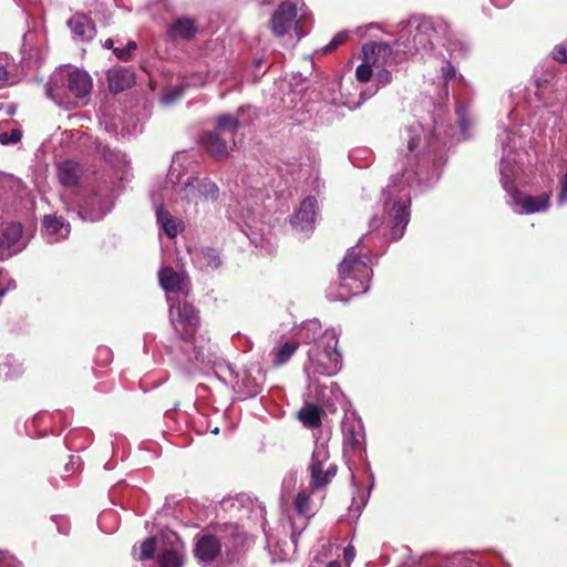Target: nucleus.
<instances>
[{"instance_id": "nucleus-40", "label": "nucleus", "mask_w": 567, "mask_h": 567, "mask_svg": "<svg viewBox=\"0 0 567 567\" xmlns=\"http://www.w3.org/2000/svg\"><path fill=\"white\" fill-rule=\"evenodd\" d=\"M0 567H22V564L7 550L0 549Z\"/></svg>"}, {"instance_id": "nucleus-53", "label": "nucleus", "mask_w": 567, "mask_h": 567, "mask_svg": "<svg viewBox=\"0 0 567 567\" xmlns=\"http://www.w3.org/2000/svg\"><path fill=\"white\" fill-rule=\"evenodd\" d=\"M352 546L349 545L346 549H344V560L347 563H350L351 559H352V556H353V553H352Z\"/></svg>"}, {"instance_id": "nucleus-19", "label": "nucleus", "mask_w": 567, "mask_h": 567, "mask_svg": "<svg viewBox=\"0 0 567 567\" xmlns=\"http://www.w3.org/2000/svg\"><path fill=\"white\" fill-rule=\"evenodd\" d=\"M158 278L162 288L166 292L186 297L188 291V280L183 274L175 271L171 267H164L161 269Z\"/></svg>"}, {"instance_id": "nucleus-14", "label": "nucleus", "mask_w": 567, "mask_h": 567, "mask_svg": "<svg viewBox=\"0 0 567 567\" xmlns=\"http://www.w3.org/2000/svg\"><path fill=\"white\" fill-rule=\"evenodd\" d=\"M113 200L109 188L103 187L84 199L78 214L83 220L97 221L111 210Z\"/></svg>"}, {"instance_id": "nucleus-38", "label": "nucleus", "mask_w": 567, "mask_h": 567, "mask_svg": "<svg viewBox=\"0 0 567 567\" xmlns=\"http://www.w3.org/2000/svg\"><path fill=\"white\" fill-rule=\"evenodd\" d=\"M379 86L386 85L392 81V74L386 66L373 68V75Z\"/></svg>"}, {"instance_id": "nucleus-8", "label": "nucleus", "mask_w": 567, "mask_h": 567, "mask_svg": "<svg viewBox=\"0 0 567 567\" xmlns=\"http://www.w3.org/2000/svg\"><path fill=\"white\" fill-rule=\"evenodd\" d=\"M307 20V9L305 4L298 8L292 1H284L272 13L270 25L277 37H285L290 31L297 35V41L306 35L303 23Z\"/></svg>"}, {"instance_id": "nucleus-59", "label": "nucleus", "mask_w": 567, "mask_h": 567, "mask_svg": "<svg viewBox=\"0 0 567 567\" xmlns=\"http://www.w3.org/2000/svg\"><path fill=\"white\" fill-rule=\"evenodd\" d=\"M368 289H369V287H368V286H363L362 292H367V291H368Z\"/></svg>"}, {"instance_id": "nucleus-4", "label": "nucleus", "mask_w": 567, "mask_h": 567, "mask_svg": "<svg viewBox=\"0 0 567 567\" xmlns=\"http://www.w3.org/2000/svg\"><path fill=\"white\" fill-rule=\"evenodd\" d=\"M219 196L218 186L207 177L187 176L182 179L179 172L172 167L161 197L183 206H196L200 200H216Z\"/></svg>"}, {"instance_id": "nucleus-49", "label": "nucleus", "mask_w": 567, "mask_h": 567, "mask_svg": "<svg viewBox=\"0 0 567 567\" xmlns=\"http://www.w3.org/2000/svg\"><path fill=\"white\" fill-rule=\"evenodd\" d=\"M373 157V153L370 148L360 147L357 148V162L358 161H370Z\"/></svg>"}, {"instance_id": "nucleus-11", "label": "nucleus", "mask_w": 567, "mask_h": 567, "mask_svg": "<svg viewBox=\"0 0 567 567\" xmlns=\"http://www.w3.org/2000/svg\"><path fill=\"white\" fill-rule=\"evenodd\" d=\"M220 539L224 557L233 563L247 550L249 543L245 530L237 524H225L215 529Z\"/></svg>"}, {"instance_id": "nucleus-25", "label": "nucleus", "mask_w": 567, "mask_h": 567, "mask_svg": "<svg viewBox=\"0 0 567 567\" xmlns=\"http://www.w3.org/2000/svg\"><path fill=\"white\" fill-rule=\"evenodd\" d=\"M184 547L177 540L169 546H165L158 554V567H183L184 566Z\"/></svg>"}, {"instance_id": "nucleus-57", "label": "nucleus", "mask_w": 567, "mask_h": 567, "mask_svg": "<svg viewBox=\"0 0 567 567\" xmlns=\"http://www.w3.org/2000/svg\"><path fill=\"white\" fill-rule=\"evenodd\" d=\"M496 6L498 7H503L505 6L506 2H508L509 0H492Z\"/></svg>"}, {"instance_id": "nucleus-47", "label": "nucleus", "mask_w": 567, "mask_h": 567, "mask_svg": "<svg viewBox=\"0 0 567 567\" xmlns=\"http://www.w3.org/2000/svg\"><path fill=\"white\" fill-rule=\"evenodd\" d=\"M183 94V90H179V89H174L172 91H168L167 93H165L162 97V101L163 103L165 104H171L173 103L174 101H176L177 99H179V96Z\"/></svg>"}, {"instance_id": "nucleus-63", "label": "nucleus", "mask_w": 567, "mask_h": 567, "mask_svg": "<svg viewBox=\"0 0 567 567\" xmlns=\"http://www.w3.org/2000/svg\"><path fill=\"white\" fill-rule=\"evenodd\" d=\"M372 27H375V24L370 23V25H368L367 28H372Z\"/></svg>"}, {"instance_id": "nucleus-27", "label": "nucleus", "mask_w": 567, "mask_h": 567, "mask_svg": "<svg viewBox=\"0 0 567 567\" xmlns=\"http://www.w3.org/2000/svg\"><path fill=\"white\" fill-rule=\"evenodd\" d=\"M327 465L336 464L330 462V454L327 444L324 442L316 441L308 470L309 472H315V475H317L318 471H322Z\"/></svg>"}, {"instance_id": "nucleus-50", "label": "nucleus", "mask_w": 567, "mask_h": 567, "mask_svg": "<svg viewBox=\"0 0 567 567\" xmlns=\"http://www.w3.org/2000/svg\"><path fill=\"white\" fill-rule=\"evenodd\" d=\"M113 53H114V55H115L118 60H122V61H128V60L131 59V56H132V55L130 54V52H127V51L125 50V47H124V48H118V47L114 48V49H113Z\"/></svg>"}, {"instance_id": "nucleus-26", "label": "nucleus", "mask_w": 567, "mask_h": 567, "mask_svg": "<svg viewBox=\"0 0 567 567\" xmlns=\"http://www.w3.org/2000/svg\"><path fill=\"white\" fill-rule=\"evenodd\" d=\"M81 166L73 161H65L58 165V177L62 185L71 187L80 179Z\"/></svg>"}, {"instance_id": "nucleus-3", "label": "nucleus", "mask_w": 567, "mask_h": 567, "mask_svg": "<svg viewBox=\"0 0 567 567\" xmlns=\"http://www.w3.org/2000/svg\"><path fill=\"white\" fill-rule=\"evenodd\" d=\"M256 115L251 106H241L236 114H221L215 120L213 131L200 136L205 151L216 159H225L236 145L235 136L240 127L249 125Z\"/></svg>"}, {"instance_id": "nucleus-62", "label": "nucleus", "mask_w": 567, "mask_h": 567, "mask_svg": "<svg viewBox=\"0 0 567 567\" xmlns=\"http://www.w3.org/2000/svg\"><path fill=\"white\" fill-rule=\"evenodd\" d=\"M361 29L362 28L357 29V34L361 33Z\"/></svg>"}, {"instance_id": "nucleus-20", "label": "nucleus", "mask_w": 567, "mask_h": 567, "mask_svg": "<svg viewBox=\"0 0 567 567\" xmlns=\"http://www.w3.org/2000/svg\"><path fill=\"white\" fill-rule=\"evenodd\" d=\"M42 233L48 243L54 244L69 236L70 224L62 217L45 215L42 220Z\"/></svg>"}, {"instance_id": "nucleus-24", "label": "nucleus", "mask_w": 567, "mask_h": 567, "mask_svg": "<svg viewBox=\"0 0 567 567\" xmlns=\"http://www.w3.org/2000/svg\"><path fill=\"white\" fill-rule=\"evenodd\" d=\"M109 87L112 92H122L134 83L135 75L132 70L124 66H117L107 72Z\"/></svg>"}, {"instance_id": "nucleus-1", "label": "nucleus", "mask_w": 567, "mask_h": 567, "mask_svg": "<svg viewBox=\"0 0 567 567\" xmlns=\"http://www.w3.org/2000/svg\"><path fill=\"white\" fill-rule=\"evenodd\" d=\"M167 296L171 322L177 333L176 340L168 347L174 360L187 372L193 369L209 368L216 361L208 341L203 336H196L199 324L198 312L186 300V297Z\"/></svg>"}, {"instance_id": "nucleus-17", "label": "nucleus", "mask_w": 567, "mask_h": 567, "mask_svg": "<svg viewBox=\"0 0 567 567\" xmlns=\"http://www.w3.org/2000/svg\"><path fill=\"white\" fill-rule=\"evenodd\" d=\"M194 555L198 564L204 567L210 566L217 558H225L216 532L196 536Z\"/></svg>"}, {"instance_id": "nucleus-46", "label": "nucleus", "mask_w": 567, "mask_h": 567, "mask_svg": "<svg viewBox=\"0 0 567 567\" xmlns=\"http://www.w3.org/2000/svg\"><path fill=\"white\" fill-rule=\"evenodd\" d=\"M97 360L101 364L105 365L112 361V351L106 347H101L97 350Z\"/></svg>"}, {"instance_id": "nucleus-39", "label": "nucleus", "mask_w": 567, "mask_h": 567, "mask_svg": "<svg viewBox=\"0 0 567 567\" xmlns=\"http://www.w3.org/2000/svg\"><path fill=\"white\" fill-rule=\"evenodd\" d=\"M154 553H155V538L150 537L142 543L140 559L141 560L151 559V558H153Z\"/></svg>"}, {"instance_id": "nucleus-21", "label": "nucleus", "mask_w": 567, "mask_h": 567, "mask_svg": "<svg viewBox=\"0 0 567 567\" xmlns=\"http://www.w3.org/2000/svg\"><path fill=\"white\" fill-rule=\"evenodd\" d=\"M420 27L423 33H429L435 42L445 44L451 39V29L449 23L442 18H420Z\"/></svg>"}, {"instance_id": "nucleus-36", "label": "nucleus", "mask_w": 567, "mask_h": 567, "mask_svg": "<svg viewBox=\"0 0 567 567\" xmlns=\"http://www.w3.org/2000/svg\"><path fill=\"white\" fill-rule=\"evenodd\" d=\"M367 261L361 260V258L357 255V280L360 277V281H369L372 278L373 271L369 266L371 259L369 257H364Z\"/></svg>"}, {"instance_id": "nucleus-6", "label": "nucleus", "mask_w": 567, "mask_h": 567, "mask_svg": "<svg viewBox=\"0 0 567 567\" xmlns=\"http://www.w3.org/2000/svg\"><path fill=\"white\" fill-rule=\"evenodd\" d=\"M87 72L76 68L61 69L47 85V95L60 105L69 106L70 97L85 99L92 90Z\"/></svg>"}, {"instance_id": "nucleus-52", "label": "nucleus", "mask_w": 567, "mask_h": 567, "mask_svg": "<svg viewBox=\"0 0 567 567\" xmlns=\"http://www.w3.org/2000/svg\"><path fill=\"white\" fill-rule=\"evenodd\" d=\"M457 114H458V118H460V125H461L462 133H465V131H466V122H465V118H464L463 111L461 109H458L457 110Z\"/></svg>"}, {"instance_id": "nucleus-30", "label": "nucleus", "mask_w": 567, "mask_h": 567, "mask_svg": "<svg viewBox=\"0 0 567 567\" xmlns=\"http://www.w3.org/2000/svg\"><path fill=\"white\" fill-rule=\"evenodd\" d=\"M337 470V465H327L322 471H318L317 475H315V472H310L309 486L311 491H322L336 476Z\"/></svg>"}, {"instance_id": "nucleus-58", "label": "nucleus", "mask_w": 567, "mask_h": 567, "mask_svg": "<svg viewBox=\"0 0 567 567\" xmlns=\"http://www.w3.org/2000/svg\"><path fill=\"white\" fill-rule=\"evenodd\" d=\"M327 567H341V564L337 560H332L328 564Z\"/></svg>"}, {"instance_id": "nucleus-15", "label": "nucleus", "mask_w": 567, "mask_h": 567, "mask_svg": "<svg viewBox=\"0 0 567 567\" xmlns=\"http://www.w3.org/2000/svg\"><path fill=\"white\" fill-rule=\"evenodd\" d=\"M395 43L409 52L433 49V39L421 31L420 18H413L406 23Z\"/></svg>"}, {"instance_id": "nucleus-37", "label": "nucleus", "mask_w": 567, "mask_h": 567, "mask_svg": "<svg viewBox=\"0 0 567 567\" xmlns=\"http://www.w3.org/2000/svg\"><path fill=\"white\" fill-rule=\"evenodd\" d=\"M369 82L370 81L360 82L361 83L360 87L357 85V91L358 90L360 91V100H361V102H364L368 99L372 97L379 91V85L378 84H375V83L369 84Z\"/></svg>"}, {"instance_id": "nucleus-54", "label": "nucleus", "mask_w": 567, "mask_h": 567, "mask_svg": "<svg viewBox=\"0 0 567 567\" xmlns=\"http://www.w3.org/2000/svg\"><path fill=\"white\" fill-rule=\"evenodd\" d=\"M137 49V43L135 41H128L125 45V50L127 52H130V54L132 55L133 51H135Z\"/></svg>"}, {"instance_id": "nucleus-51", "label": "nucleus", "mask_w": 567, "mask_h": 567, "mask_svg": "<svg viewBox=\"0 0 567 567\" xmlns=\"http://www.w3.org/2000/svg\"><path fill=\"white\" fill-rule=\"evenodd\" d=\"M3 110L4 113L8 115V116H12L16 111H17V106L12 103H8V104H1L0 105V111Z\"/></svg>"}, {"instance_id": "nucleus-31", "label": "nucleus", "mask_w": 567, "mask_h": 567, "mask_svg": "<svg viewBox=\"0 0 567 567\" xmlns=\"http://www.w3.org/2000/svg\"><path fill=\"white\" fill-rule=\"evenodd\" d=\"M298 347V342L288 341L282 346L274 348L272 351L270 352L272 364L276 367H280L287 363L290 360V358L295 354Z\"/></svg>"}, {"instance_id": "nucleus-10", "label": "nucleus", "mask_w": 567, "mask_h": 567, "mask_svg": "<svg viewBox=\"0 0 567 567\" xmlns=\"http://www.w3.org/2000/svg\"><path fill=\"white\" fill-rule=\"evenodd\" d=\"M291 525V542L297 545L298 537L307 527L308 520L317 513L319 505L311 498H281L280 504Z\"/></svg>"}, {"instance_id": "nucleus-44", "label": "nucleus", "mask_w": 567, "mask_h": 567, "mask_svg": "<svg viewBox=\"0 0 567 567\" xmlns=\"http://www.w3.org/2000/svg\"><path fill=\"white\" fill-rule=\"evenodd\" d=\"M81 468V460L79 456H70L69 462L65 464L64 471L68 475H72Z\"/></svg>"}, {"instance_id": "nucleus-32", "label": "nucleus", "mask_w": 567, "mask_h": 567, "mask_svg": "<svg viewBox=\"0 0 567 567\" xmlns=\"http://www.w3.org/2000/svg\"><path fill=\"white\" fill-rule=\"evenodd\" d=\"M157 223L161 229L169 237L175 238L179 231V224L169 212L158 207L156 209Z\"/></svg>"}, {"instance_id": "nucleus-55", "label": "nucleus", "mask_w": 567, "mask_h": 567, "mask_svg": "<svg viewBox=\"0 0 567 567\" xmlns=\"http://www.w3.org/2000/svg\"><path fill=\"white\" fill-rule=\"evenodd\" d=\"M417 144H419V138L411 137L408 143L409 151L412 152L417 146Z\"/></svg>"}, {"instance_id": "nucleus-23", "label": "nucleus", "mask_w": 567, "mask_h": 567, "mask_svg": "<svg viewBox=\"0 0 567 567\" xmlns=\"http://www.w3.org/2000/svg\"><path fill=\"white\" fill-rule=\"evenodd\" d=\"M22 235V226L19 223L2 224L0 227V248H10L16 254L20 251L24 245L20 244Z\"/></svg>"}, {"instance_id": "nucleus-7", "label": "nucleus", "mask_w": 567, "mask_h": 567, "mask_svg": "<svg viewBox=\"0 0 567 567\" xmlns=\"http://www.w3.org/2000/svg\"><path fill=\"white\" fill-rule=\"evenodd\" d=\"M322 346H313L308 352L303 370L309 380L318 377H331L341 369V355L337 351V334L334 330H324L320 341Z\"/></svg>"}, {"instance_id": "nucleus-2", "label": "nucleus", "mask_w": 567, "mask_h": 567, "mask_svg": "<svg viewBox=\"0 0 567 567\" xmlns=\"http://www.w3.org/2000/svg\"><path fill=\"white\" fill-rule=\"evenodd\" d=\"M498 137L503 144L499 172L503 187L509 196L508 204L518 214H534L547 210L550 203V192L544 193L540 196H529L513 187V182L518 171V167L511 159V154L516 147V136L509 131L504 130L503 134Z\"/></svg>"}, {"instance_id": "nucleus-61", "label": "nucleus", "mask_w": 567, "mask_h": 567, "mask_svg": "<svg viewBox=\"0 0 567 567\" xmlns=\"http://www.w3.org/2000/svg\"><path fill=\"white\" fill-rule=\"evenodd\" d=\"M297 496H298V497H301V496H306V495H305V494H302V493H298V495H297Z\"/></svg>"}, {"instance_id": "nucleus-60", "label": "nucleus", "mask_w": 567, "mask_h": 567, "mask_svg": "<svg viewBox=\"0 0 567 567\" xmlns=\"http://www.w3.org/2000/svg\"><path fill=\"white\" fill-rule=\"evenodd\" d=\"M212 432H213L214 434H217V433H218V427L214 429Z\"/></svg>"}, {"instance_id": "nucleus-5", "label": "nucleus", "mask_w": 567, "mask_h": 567, "mask_svg": "<svg viewBox=\"0 0 567 567\" xmlns=\"http://www.w3.org/2000/svg\"><path fill=\"white\" fill-rule=\"evenodd\" d=\"M409 203V194L404 186L396 184V178H393L392 184L383 190V208L385 215L382 220L373 217L371 225L375 228L380 225H384V227L389 229L384 231L385 236H389L392 240L400 239L410 220Z\"/></svg>"}, {"instance_id": "nucleus-29", "label": "nucleus", "mask_w": 567, "mask_h": 567, "mask_svg": "<svg viewBox=\"0 0 567 567\" xmlns=\"http://www.w3.org/2000/svg\"><path fill=\"white\" fill-rule=\"evenodd\" d=\"M194 262L200 269H217L221 265L218 252L213 248H202L193 257Z\"/></svg>"}, {"instance_id": "nucleus-22", "label": "nucleus", "mask_w": 567, "mask_h": 567, "mask_svg": "<svg viewBox=\"0 0 567 567\" xmlns=\"http://www.w3.org/2000/svg\"><path fill=\"white\" fill-rule=\"evenodd\" d=\"M198 32L196 20L188 17L177 18L167 29V37L173 40L189 41Z\"/></svg>"}, {"instance_id": "nucleus-41", "label": "nucleus", "mask_w": 567, "mask_h": 567, "mask_svg": "<svg viewBox=\"0 0 567 567\" xmlns=\"http://www.w3.org/2000/svg\"><path fill=\"white\" fill-rule=\"evenodd\" d=\"M347 37L348 35L344 32H340L334 35L332 40L324 48H322V53L326 54L332 52L337 47L346 41Z\"/></svg>"}, {"instance_id": "nucleus-48", "label": "nucleus", "mask_w": 567, "mask_h": 567, "mask_svg": "<svg viewBox=\"0 0 567 567\" xmlns=\"http://www.w3.org/2000/svg\"><path fill=\"white\" fill-rule=\"evenodd\" d=\"M13 83H14V81L11 80L7 69L0 64V89L6 85L13 84Z\"/></svg>"}, {"instance_id": "nucleus-18", "label": "nucleus", "mask_w": 567, "mask_h": 567, "mask_svg": "<svg viewBox=\"0 0 567 567\" xmlns=\"http://www.w3.org/2000/svg\"><path fill=\"white\" fill-rule=\"evenodd\" d=\"M68 27L72 38L76 42H90L96 35V28L93 20L86 14H74L68 20Z\"/></svg>"}, {"instance_id": "nucleus-12", "label": "nucleus", "mask_w": 567, "mask_h": 567, "mask_svg": "<svg viewBox=\"0 0 567 567\" xmlns=\"http://www.w3.org/2000/svg\"><path fill=\"white\" fill-rule=\"evenodd\" d=\"M349 248L338 269V282L329 290V298L336 301L348 302L353 296L354 252Z\"/></svg>"}, {"instance_id": "nucleus-28", "label": "nucleus", "mask_w": 567, "mask_h": 567, "mask_svg": "<svg viewBox=\"0 0 567 567\" xmlns=\"http://www.w3.org/2000/svg\"><path fill=\"white\" fill-rule=\"evenodd\" d=\"M323 333L324 331H322L321 323L317 319H313L302 323L298 331V337L305 343L315 342V346H322L320 341Z\"/></svg>"}, {"instance_id": "nucleus-45", "label": "nucleus", "mask_w": 567, "mask_h": 567, "mask_svg": "<svg viewBox=\"0 0 567 567\" xmlns=\"http://www.w3.org/2000/svg\"><path fill=\"white\" fill-rule=\"evenodd\" d=\"M557 202L559 205L567 203V172L560 178V192Z\"/></svg>"}, {"instance_id": "nucleus-33", "label": "nucleus", "mask_w": 567, "mask_h": 567, "mask_svg": "<svg viewBox=\"0 0 567 567\" xmlns=\"http://www.w3.org/2000/svg\"><path fill=\"white\" fill-rule=\"evenodd\" d=\"M301 423L309 429H317L321 425V412L317 405L308 404L298 413Z\"/></svg>"}, {"instance_id": "nucleus-34", "label": "nucleus", "mask_w": 567, "mask_h": 567, "mask_svg": "<svg viewBox=\"0 0 567 567\" xmlns=\"http://www.w3.org/2000/svg\"><path fill=\"white\" fill-rule=\"evenodd\" d=\"M10 121H0V144L9 145L20 142L22 132L19 128H9Z\"/></svg>"}, {"instance_id": "nucleus-35", "label": "nucleus", "mask_w": 567, "mask_h": 567, "mask_svg": "<svg viewBox=\"0 0 567 567\" xmlns=\"http://www.w3.org/2000/svg\"><path fill=\"white\" fill-rule=\"evenodd\" d=\"M354 413H347L346 419L342 422V432L344 436V446L347 449H354V424L351 421V416Z\"/></svg>"}, {"instance_id": "nucleus-13", "label": "nucleus", "mask_w": 567, "mask_h": 567, "mask_svg": "<svg viewBox=\"0 0 567 567\" xmlns=\"http://www.w3.org/2000/svg\"><path fill=\"white\" fill-rule=\"evenodd\" d=\"M270 198L269 190L250 187L245 189V193L241 196V199L237 203V208L234 209V213L240 214L241 218L245 223L251 227V223H255L258 218L262 216V207L265 205V199Z\"/></svg>"}, {"instance_id": "nucleus-16", "label": "nucleus", "mask_w": 567, "mask_h": 567, "mask_svg": "<svg viewBox=\"0 0 567 567\" xmlns=\"http://www.w3.org/2000/svg\"><path fill=\"white\" fill-rule=\"evenodd\" d=\"M318 216V203L313 196L306 197L299 208L291 216L290 223L292 228L308 238L315 229Z\"/></svg>"}, {"instance_id": "nucleus-43", "label": "nucleus", "mask_w": 567, "mask_h": 567, "mask_svg": "<svg viewBox=\"0 0 567 567\" xmlns=\"http://www.w3.org/2000/svg\"><path fill=\"white\" fill-rule=\"evenodd\" d=\"M441 73L446 83L456 76V70L450 61H444Z\"/></svg>"}, {"instance_id": "nucleus-56", "label": "nucleus", "mask_w": 567, "mask_h": 567, "mask_svg": "<svg viewBox=\"0 0 567 567\" xmlns=\"http://www.w3.org/2000/svg\"><path fill=\"white\" fill-rule=\"evenodd\" d=\"M103 47L105 49H110V50H113L114 49V40L113 39H106L103 43Z\"/></svg>"}, {"instance_id": "nucleus-9", "label": "nucleus", "mask_w": 567, "mask_h": 567, "mask_svg": "<svg viewBox=\"0 0 567 567\" xmlns=\"http://www.w3.org/2000/svg\"><path fill=\"white\" fill-rule=\"evenodd\" d=\"M393 54V48L382 41H369L362 45V63L357 66V82L372 79L373 68L386 66Z\"/></svg>"}, {"instance_id": "nucleus-42", "label": "nucleus", "mask_w": 567, "mask_h": 567, "mask_svg": "<svg viewBox=\"0 0 567 567\" xmlns=\"http://www.w3.org/2000/svg\"><path fill=\"white\" fill-rule=\"evenodd\" d=\"M551 56L558 62L567 63V42L557 44L551 51Z\"/></svg>"}]
</instances>
